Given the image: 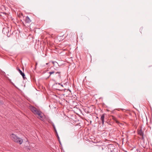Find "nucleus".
Wrapping results in <instances>:
<instances>
[{
	"instance_id": "1",
	"label": "nucleus",
	"mask_w": 152,
	"mask_h": 152,
	"mask_svg": "<svg viewBox=\"0 0 152 152\" xmlns=\"http://www.w3.org/2000/svg\"><path fill=\"white\" fill-rule=\"evenodd\" d=\"M11 138L12 140L15 142L21 145L23 142V140L20 138L18 137L14 134L11 135Z\"/></svg>"
},
{
	"instance_id": "4",
	"label": "nucleus",
	"mask_w": 152,
	"mask_h": 152,
	"mask_svg": "<svg viewBox=\"0 0 152 152\" xmlns=\"http://www.w3.org/2000/svg\"><path fill=\"white\" fill-rule=\"evenodd\" d=\"M55 76L56 79L58 80H61V75L60 72H57L55 73Z\"/></svg>"
},
{
	"instance_id": "3",
	"label": "nucleus",
	"mask_w": 152,
	"mask_h": 152,
	"mask_svg": "<svg viewBox=\"0 0 152 152\" xmlns=\"http://www.w3.org/2000/svg\"><path fill=\"white\" fill-rule=\"evenodd\" d=\"M37 117L38 118L44 121L46 117L45 115H37Z\"/></svg>"
},
{
	"instance_id": "11",
	"label": "nucleus",
	"mask_w": 152,
	"mask_h": 152,
	"mask_svg": "<svg viewBox=\"0 0 152 152\" xmlns=\"http://www.w3.org/2000/svg\"><path fill=\"white\" fill-rule=\"evenodd\" d=\"M55 71H51L50 72H49V73L50 74V75H49V77H50V76L51 75H52V74H53L54 73H55Z\"/></svg>"
},
{
	"instance_id": "16",
	"label": "nucleus",
	"mask_w": 152,
	"mask_h": 152,
	"mask_svg": "<svg viewBox=\"0 0 152 152\" xmlns=\"http://www.w3.org/2000/svg\"><path fill=\"white\" fill-rule=\"evenodd\" d=\"M58 139H59V137L58 136Z\"/></svg>"
},
{
	"instance_id": "7",
	"label": "nucleus",
	"mask_w": 152,
	"mask_h": 152,
	"mask_svg": "<svg viewBox=\"0 0 152 152\" xmlns=\"http://www.w3.org/2000/svg\"><path fill=\"white\" fill-rule=\"evenodd\" d=\"M2 32H4V34H5V32H6L7 33L9 32V30L8 29V28H4L3 29Z\"/></svg>"
},
{
	"instance_id": "6",
	"label": "nucleus",
	"mask_w": 152,
	"mask_h": 152,
	"mask_svg": "<svg viewBox=\"0 0 152 152\" xmlns=\"http://www.w3.org/2000/svg\"><path fill=\"white\" fill-rule=\"evenodd\" d=\"M17 69L18 71L19 72L21 75L23 76L24 79H25V75L24 73H23L17 67Z\"/></svg>"
},
{
	"instance_id": "17",
	"label": "nucleus",
	"mask_w": 152,
	"mask_h": 152,
	"mask_svg": "<svg viewBox=\"0 0 152 152\" xmlns=\"http://www.w3.org/2000/svg\"><path fill=\"white\" fill-rule=\"evenodd\" d=\"M58 84L60 85V83H58Z\"/></svg>"
},
{
	"instance_id": "2",
	"label": "nucleus",
	"mask_w": 152,
	"mask_h": 152,
	"mask_svg": "<svg viewBox=\"0 0 152 152\" xmlns=\"http://www.w3.org/2000/svg\"><path fill=\"white\" fill-rule=\"evenodd\" d=\"M29 109H30L31 110L34 114H41V112L37 110L35 107H33L32 106L30 105L29 104Z\"/></svg>"
},
{
	"instance_id": "14",
	"label": "nucleus",
	"mask_w": 152,
	"mask_h": 152,
	"mask_svg": "<svg viewBox=\"0 0 152 152\" xmlns=\"http://www.w3.org/2000/svg\"><path fill=\"white\" fill-rule=\"evenodd\" d=\"M0 104H2V102H0Z\"/></svg>"
},
{
	"instance_id": "9",
	"label": "nucleus",
	"mask_w": 152,
	"mask_h": 152,
	"mask_svg": "<svg viewBox=\"0 0 152 152\" xmlns=\"http://www.w3.org/2000/svg\"><path fill=\"white\" fill-rule=\"evenodd\" d=\"M138 134L139 135H140L141 136H143V133L142 132V130L140 129L138 131Z\"/></svg>"
},
{
	"instance_id": "8",
	"label": "nucleus",
	"mask_w": 152,
	"mask_h": 152,
	"mask_svg": "<svg viewBox=\"0 0 152 152\" xmlns=\"http://www.w3.org/2000/svg\"><path fill=\"white\" fill-rule=\"evenodd\" d=\"M104 115H102L101 116V119L102 121V124H104Z\"/></svg>"
},
{
	"instance_id": "13",
	"label": "nucleus",
	"mask_w": 152,
	"mask_h": 152,
	"mask_svg": "<svg viewBox=\"0 0 152 152\" xmlns=\"http://www.w3.org/2000/svg\"><path fill=\"white\" fill-rule=\"evenodd\" d=\"M54 126V130H55V131L57 133V131H56V128H55V127L54 126Z\"/></svg>"
},
{
	"instance_id": "12",
	"label": "nucleus",
	"mask_w": 152,
	"mask_h": 152,
	"mask_svg": "<svg viewBox=\"0 0 152 152\" xmlns=\"http://www.w3.org/2000/svg\"><path fill=\"white\" fill-rule=\"evenodd\" d=\"M26 20H25V22L26 23H28V16H27L26 18Z\"/></svg>"
},
{
	"instance_id": "10",
	"label": "nucleus",
	"mask_w": 152,
	"mask_h": 152,
	"mask_svg": "<svg viewBox=\"0 0 152 152\" xmlns=\"http://www.w3.org/2000/svg\"><path fill=\"white\" fill-rule=\"evenodd\" d=\"M68 116H67L68 118H70L72 119H73V118L72 117L73 115L75 116V115H68Z\"/></svg>"
},
{
	"instance_id": "5",
	"label": "nucleus",
	"mask_w": 152,
	"mask_h": 152,
	"mask_svg": "<svg viewBox=\"0 0 152 152\" xmlns=\"http://www.w3.org/2000/svg\"><path fill=\"white\" fill-rule=\"evenodd\" d=\"M141 144L143 147H144L146 144L144 142L143 136H142V137L141 138Z\"/></svg>"
},
{
	"instance_id": "15",
	"label": "nucleus",
	"mask_w": 152,
	"mask_h": 152,
	"mask_svg": "<svg viewBox=\"0 0 152 152\" xmlns=\"http://www.w3.org/2000/svg\"><path fill=\"white\" fill-rule=\"evenodd\" d=\"M29 22L30 21V22H31V20H30V19H29Z\"/></svg>"
}]
</instances>
